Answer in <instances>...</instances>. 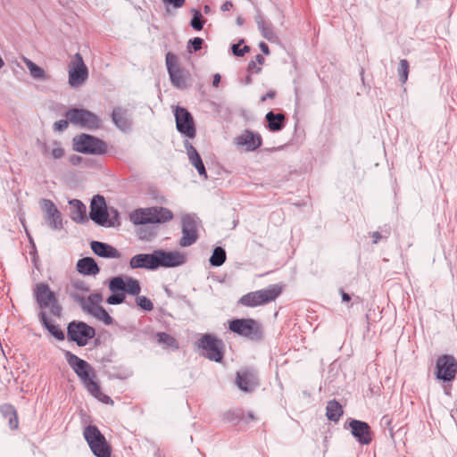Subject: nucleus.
Masks as SVG:
<instances>
[{
    "instance_id": "obj_44",
    "label": "nucleus",
    "mask_w": 457,
    "mask_h": 457,
    "mask_svg": "<svg viewBox=\"0 0 457 457\" xmlns=\"http://www.w3.org/2000/svg\"><path fill=\"white\" fill-rule=\"evenodd\" d=\"M182 230L197 231L195 219L189 214H186L181 218Z\"/></svg>"
},
{
    "instance_id": "obj_8",
    "label": "nucleus",
    "mask_w": 457,
    "mask_h": 457,
    "mask_svg": "<svg viewBox=\"0 0 457 457\" xmlns=\"http://www.w3.org/2000/svg\"><path fill=\"white\" fill-rule=\"evenodd\" d=\"M83 436L96 457H111L112 447L96 425H87Z\"/></svg>"
},
{
    "instance_id": "obj_37",
    "label": "nucleus",
    "mask_w": 457,
    "mask_h": 457,
    "mask_svg": "<svg viewBox=\"0 0 457 457\" xmlns=\"http://www.w3.org/2000/svg\"><path fill=\"white\" fill-rule=\"evenodd\" d=\"M157 341L171 350H178L179 348L177 339L165 332L157 333Z\"/></svg>"
},
{
    "instance_id": "obj_10",
    "label": "nucleus",
    "mask_w": 457,
    "mask_h": 457,
    "mask_svg": "<svg viewBox=\"0 0 457 457\" xmlns=\"http://www.w3.org/2000/svg\"><path fill=\"white\" fill-rule=\"evenodd\" d=\"M96 336V329L84 321L72 320L67 326V338L78 346H85Z\"/></svg>"
},
{
    "instance_id": "obj_52",
    "label": "nucleus",
    "mask_w": 457,
    "mask_h": 457,
    "mask_svg": "<svg viewBox=\"0 0 457 457\" xmlns=\"http://www.w3.org/2000/svg\"><path fill=\"white\" fill-rule=\"evenodd\" d=\"M247 71L249 73H251V72L260 73L262 71V68L258 67L256 65L255 61L252 60L249 62V63L247 65Z\"/></svg>"
},
{
    "instance_id": "obj_31",
    "label": "nucleus",
    "mask_w": 457,
    "mask_h": 457,
    "mask_svg": "<svg viewBox=\"0 0 457 457\" xmlns=\"http://www.w3.org/2000/svg\"><path fill=\"white\" fill-rule=\"evenodd\" d=\"M0 412L4 419L8 420L9 428L15 430L19 428L17 411L11 403H3L0 405Z\"/></svg>"
},
{
    "instance_id": "obj_18",
    "label": "nucleus",
    "mask_w": 457,
    "mask_h": 457,
    "mask_svg": "<svg viewBox=\"0 0 457 457\" xmlns=\"http://www.w3.org/2000/svg\"><path fill=\"white\" fill-rule=\"evenodd\" d=\"M349 428L351 434L359 444L367 445L372 442L373 432L367 422L351 419Z\"/></svg>"
},
{
    "instance_id": "obj_42",
    "label": "nucleus",
    "mask_w": 457,
    "mask_h": 457,
    "mask_svg": "<svg viewBox=\"0 0 457 457\" xmlns=\"http://www.w3.org/2000/svg\"><path fill=\"white\" fill-rule=\"evenodd\" d=\"M120 225V213L114 207H108V223L104 225L105 228H116Z\"/></svg>"
},
{
    "instance_id": "obj_16",
    "label": "nucleus",
    "mask_w": 457,
    "mask_h": 457,
    "mask_svg": "<svg viewBox=\"0 0 457 457\" xmlns=\"http://www.w3.org/2000/svg\"><path fill=\"white\" fill-rule=\"evenodd\" d=\"M73 66L69 71V84L72 87H80L88 77V71L79 53L75 54Z\"/></svg>"
},
{
    "instance_id": "obj_28",
    "label": "nucleus",
    "mask_w": 457,
    "mask_h": 457,
    "mask_svg": "<svg viewBox=\"0 0 457 457\" xmlns=\"http://www.w3.org/2000/svg\"><path fill=\"white\" fill-rule=\"evenodd\" d=\"M267 128L271 132L280 131L286 126V115L282 112L275 113L270 111L265 115Z\"/></svg>"
},
{
    "instance_id": "obj_61",
    "label": "nucleus",
    "mask_w": 457,
    "mask_h": 457,
    "mask_svg": "<svg viewBox=\"0 0 457 457\" xmlns=\"http://www.w3.org/2000/svg\"><path fill=\"white\" fill-rule=\"evenodd\" d=\"M254 61H255L256 63H259L260 65H262V64L264 63L265 59H264V57L262 54H257L255 56V60Z\"/></svg>"
},
{
    "instance_id": "obj_19",
    "label": "nucleus",
    "mask_w": 457,
    "mask_h": 457,
    "mask_svg": "<svg viewBox=\"0 0 457 457\" xmlns=\"http://www.w3.org/2000/svg\"><path fill=\"white\" fill-rule=\"evenodd\" d=\"M131 269H146L154 270L158 269L155 250L152 253H138L129 261Z\"/></svg>"
},
{
    "instance_id": "obj_21",
    "label": "nucleus",
    "mask_w": 457,
    "mask_h": 457,
    "mask_svg": "<svg viewBox=\"0 0 457 457\" xmlns=\"http://www.w3.org/2000/svg\"><path fill=\"white\" fill-rule=\"evenodd\" d=\"M236 384L240 390L250 393L259 386V380L253 372L245 370L237 373Z\"/></svg>"
},
{
    "instance_id": "obj_26",
    "label": "nucleus",
    "mask_w": 457,
    "mask_h": 457,
    "mask_svg": "<svg viewBox=\"0 0 457 457\" xmlns=\"http://www.w3.org/2000/svg\"><path fill=\"white\" fill-rule=\"evenodd\" d=\"M115 279L118 284H115L119 291H123L126 294H129L130 295H136L137 296L141 291V287L139 285V282L131 277H128L126 280H124L123 277L121 276H116Z\"/></svg>"
},
{
    "instance_id": "obj_60",
    "label": "nucleus",
    "mask_w": 457,
    "mask_h": 457,
    "mask_svg": "<svg viewBox=\"0 0 457 457\" xmlns=\"http://www.w3.org/2000/svg\"><path fill=\"white\" fill-rule=\"evenodd\" d=\"M220 79H221L220 75L219 73H216L213 76L212 86L217 87L220 82Z\"/></svg>"
},
{
    "instance_id": "obj_48",
    "label": "nucleus",
    "mask_w": 457,
    "mask_h": 457,
    "mask_svg": "<svg viewBox=\"0 0 457 457\" xmlns=\"http://www.w3.org/2000/svg\"><path fill=\"white\" fill-rule=\"evenodd\" d=\"M155 232L149 228H139L137 235L140 239L150 241L155 236Z\"/></svg>"
},
{
    "instance_id": "obj_4",
    "label": "nucleus",
    "mask_w": 457,
    "mask_h": 457,
    "mask_svg": "<svg viewBox=\"0 0 457 457\" xmlns=\"http://www.w3.org/2000/svg\"><path fill=\"white\" fill-rule=\"evenodd\" d=\"M283 291L278 284L270 285L267 288L247 293L240 297L238 303L245 307H256L275 301Z\"/></svg>"
},
{
    "instance_id": "obj_36",
    "label": "nucleus",
    "mask_w": 457,
    "mask_h": 457,
    "mask_svg": "<svg viewBox=\"0 0 457 457\" xmlns=\"http://www.w3.org/2000/svg\"><path fill=\"white\" fill-rule=\"evenodd\" d=\"M227 259L226 251L221 246H216L209 259L210 264L213 267L221 266Z\"/></svg>"
},
{
    "instance_id": "obj_58",
    "label": "nucleus",
    "mask_w": 457,
    "mask_h": 457,
    "mask_svg": "<svg viewBox=\"0 0 457 457\" xmlns=\"http://www.w3.org/2000/svg\"><path fill=\"white\" fill-rule=\"evenodd\" d=\"M259 47L264 54H266V55L270 54V48L266 43L261 42L259 45Z\"/></svg>"
},
{
    "instance_id": "obj_56",
    "label": "nucleus",
    "mask_w": 457,
    "mask_h": 457,
    "mask_svg": "<svg viewBox=\"0 0 457 457\" xmlns=\"http://www.w3.org/2000/svg\"><path fill=\"white\" fill-rule=\"evenodd\" d=\"M339 293L341 295L342 301L344 303H348L351 301V295L349 294H347L346 292H345V290L343 288L339 289Z\"/></svg>"
},
{
    "instance_id": "obj_38",
    "label": "nucleus",
    "mask_w": 457,
    "mask_h": 457,
    "mask_svg": "<svg viewBox=\"0 0 457 457\" xmlns=\"http://www.w3.org/2000/svg\"><path fill=\"white\" fill-rule=\"evenodd\" d=\"M191 12H192L193 17L190 21V26L195 30H197V31L202 30L206 20L204 18L201 12L197 9H192Z\"/></svg>"
},
{
    "instance_id": "obj_50",
    "label": "nucleus",
    "mask_w": 457,
    "mask_h": 457,
    "mask_svg": "<svg viewBox=\"0 0 457 457\" xmlns=\"http://www.w3.org/2000/svg\"><path fill=\"white\" fill-rule=\"evenodd\" d=\"M70 120L66 119L59 120L54 123V129L56 131L62 132L69 126Z\"/></svg>"
},
{
    "instance_id": "obj_29",
    "label": "nucleus",
    "mask_w": 457,
    "mask_h": 457,
    "mask_svg": "<svg viewBox=\"0 0 457 457\" xmlns=\"http://www.w3.org/2000/svg\"><path fill=\"white\" fill-rule=\"evenodd\" d=\"M77 270L83 275H96L100 272V268L94 258L84 257L78 261Z\"/></svg>"
},
{
    "instance_id": "obj_47",
    "label": "nucleus",
    "mask_w": 457,
    "mask_h": 457,
    "mask_svg": "<svg viewBox=\"0 0 457 457\" xmlns=\"http://www.w3.org/2000/svg\"><path fill=\"white\" fill-rule=\"evenodd\" d=\"M204 44L203 38L199 37H195L192 39H189L187 42V48L188 51L191 52H197L202 49Z\"/></svg>"
},
{
    "instance_id": "obj_3",
    "label": "nucleus",
    "mask_w": 457,
    "mask_h": 457,
    "mask_svg": "<svg viewBox=\"0 0 457 457\" xmlns=\"http://www.w3.org/2000/svg\"><path fill=\"white\" fill-rule=\"evenodd\" d=\"M172 219V212L164 207L140 208L129 214V220L135 225L164 223Z\"/></svg>"
},
{
    "instance_id": "obj_7",
    "label": "nucleus",
    "mask_w": 457,
    "mask_h": 457,
    "mask_svg": "<svg viewBox=\"0 0 457 457\" xmlns=\"http://www.w3.org/2000/svg\"><path fill=\"white\" fill-rule=\"evenodd\" d=\"M73 150L86 154L104 155L108 145L104 140L86 133L77 135L72 139Z\"/></svg>"
},
{
    "instance_id": "obj_51",
    "label": "nucleus",
    "mask_w": 457,
    "mask_h": 457,
    "mask_svg": "<svg viewBox=\"0 0 457 457\" xmlns=\"http://www.w3.org/2000/svg\"><path fill=\"white\" fill-rule=\"evenodd\" d=\"M165 5H171L178 9L184 5L186 0H162Z\"/></svg>"
},
{
    "instance_id": "obj_6",
    "label": "nucleus",
    "mask_w": 457,
    "mask_h": 457,
    "mask_svg": "<svg viewBox=\"0 0 457 457\" xmlns=\"http://www.w3.org/2000/svg\"><path fill=\"white\" fill-rule=\"evenodd\" d=\"M195 345L201 349V354L210 361L220 362L224 358L225 344L212 334L202 335Z\"/></svg>"
},
{
    "instance_id": "obj_1",
    "label": "nucleus",
    "mask_w": 457,
    "mask_h": 457,
    "mask_svg": "<svg viewBox=\"0 0 457 457\" xmlns=\"http://www.w3.org/2000/svg\"><path fill=\"white\" fill-rule=\"evenodd\" d=\"M64 356L68 364L79 378L88 393L100 402L112 405L113 400L101 391L100 385L96 381L95 369L87 361L80 359L70 351H65Z\"/></svg>"
},
{
    "instance_id": "obj_59",
    "label": "nucleus",
    "mask_w": 457,
    "mask_h": 457,
    "mask_svg": "<svg viewBox=\"0 0 457 457\" xmlns=\"http://www.w3.org/2000/svg\"><path fill=\"white\" fill-rule=\"evenodd\" d=\"M232 7H233V3L231 1H226L221 5L220 10L222 12H227V11H228Z\"/></svg>"
},
{
    "instance_id": "obj_49",
    "label": "nucleus",
    "mask_w": 457,
    "mask_h": 457,
    "mask_svg": "<svg viewBox=\"0 0 457 457\" xmlns=\"http://www.w3.org/2000/svg\"><path fill=\"white\" fill-rule=\"evenodd\" d=\"M103 301V295L101 293L91 294L87 297V306H100L99 303Z\"/></svg>"
},
{
    "instance_id": "obj_14",
    "label": "nucleus",
    "mask_w": 457,
    "mask_h": 457,
    "mask_svg": "<svg viewBox=\"0 0 457 457\" xmlns=\"http://www.w3.org/2000/svg\"><path fill=\"white\" fill-rule=\"evenodd\" d=\"M40 207L44 212V220L47 226L53 230H61L63 228L62 213L54 202L50 199L42 198Z\"/></svg>"
},
{
    "instance_id": "obj_64",
    "label": "nucleus",
    "mask_w": 457,
    "mask_h": 457,
    "mask_svg": "<svg viewBox=\"0 0 457 457\" xmlns=\"http://www.w3.org/2000/svg\"><path fill=\"white\" fill-rule=\"evenodd\" d=\"M252 82H253V79H252L251 75H247V76L245 77V79L244 83H245V85H250Z\"/></svg>"
},
{
    "instance_id": "obj_13",
    "label": "nucleus",
    "mask_w": 457,
    "mask_h": 457,
    "mask_svg": "<svg viewBox=\"0 0 457 457\" xmlns=\"http://www.w3.org/2000/svg\"><path fill=\"white\" fill-rule=\"evenodd\" d=\"M436 378L444 382H451L457 373V361L453 355L444 354L436 360Z\"/></svg>"
},
{
    "instance_id": "obj_54",
    "label": "nucleus",
    "mask_w": 457,
    "mask_h": 457,
    "mask_svg": "<svg viewBox=\"0 0 457 457\" xmlns=\"http://www.w3.org/2000/svg\"><path fill=\"white\" fill-rule=\"evenodd\" d=\"M74 298L77 302L80 303L81 308L87 312V307L88 306L87 302L85 300V298L79 295H74Z\"/></svg>"
},
{
    "instance_id": "obj_39",
    "label": "nucleus",
    "mask_w": 457,
    "mask_h": 457,
    "mask_svg": "<svg viewBox=\"0 0 457 457\" xmlns=\"http://www.w3.org/2000/svg\"><path fill=\"white\" fill-rule=\"evenodd\" d=\"M198 239L197 231L182 230V237L179 239V245L187 247L195 244Z\"/></svg>"
},
{
    "instance_id": "obj_57",
    "label": "nucleus",
    "mask_w": 457,
    "mask_h": 457,
    "mask_svg": "<svg viewBox=\"0 0 457 457\" xmlns=\"http://www.w3.org/2000/svg\"><path fill=\"white\" fill-rule=\"evenodd\" d=\"M373 244H378V241L382 238V235L378 231H374L371 234Z\"/></svg>"
},
{
    "instance_id": "obj_40",
    "label": "nucleus",
    "mask_w": 457,
    "mask_h": 457,
    "mask_svg": "<svg viewBox=\"0 0 457 457\" xmlns=\"http://www.w3.org/2000/svg\"><path fill=\"white\" fill-rule=\"evenodd\" d=\"M24 62L29 70L30 75L37 79H46V72L45 71L37 65L35 62H33L31 60L25 58Z\"/></svg>"
},
{
    "instance_id": "obj_24",
    "label": "nucleus",
    "mask_w": 457,
    "mask_h": 457,
    "mask_svg": "<svg viewBox=\"0 0 457 457\" xmlns=\"http://www.w3.org/2000/svg\"><path fill=\"white\" fill-rule=\"evenodd\" d=\"M112 120L121 131H128L131 129L132 121L129 118L127 109L115 107L112 112Z\"/></svg>"
},
{
    "instance_id": "obj_41",
    "label": "nucleus",
    "mask_w": 457,
    "mask_h": 457,
    "mask_svg": "<svg viewBox=\"0 0 457 457\" xmlns=\"http://www.w3.org/2000/svg\"><path fill=\"white\" fill-rule=\"evenodd\" d=\"M245 411L242 409L228 411L223 414V419L228 422H239L244 419Z\"/></svg>"
},
{
    "instance_id": "obj_34",
    "label": "nucleus",
    "mask_w": 457,
    "mask_h": 457,
    "mask_svg": "<svg viewBox=\"0 0 457 457\" xmlns=\"http://www.w3.org/2000/svg\"><path fill=\"white\" fill-rule=\"evenodd\" d=\"M87 312L98 320H101L104 325H112L113 319L109 315L103 306H88L87 307Z\"/></svg>"
},
{
    "instance_id": "obj_23",
    "label": "nucleus",
    "mask_w": 457,
    "mask_h": 457,
    "mask_svg": "<svg viewBox=\"0 0 457 457\" xmlns=\"http://www.w3.org/2000/svg\"><path fill=\"white\" fill-rule=\"evenodd\" d=\"M184 145L187 150V154L188 155L190 163L196 169L200 176H203L204 179H207V172L204 164L197 150L187 140L184 142Z\"/></svg>"
},
{
    "instance_id": "obj_27",
    "label": "nucleus",
    "mask_w": 457,
    "mask_h": 457,
    "mask_svg": "<svg viewBox=\"0 0 457 457\" xmlns=\"http://www.w3.org/2000/svg\"><path fill=\"white\" fill-rule=\"evenodd\" d=\"M38 145L45 156L50 155L54 160L62 159L65 155V150L61 142L54 140L51 143L38 141Z\"/></svg>"
},
{
    "instance_id": "obj_32",
    "label": "nucleus",
    "mask_w": 457,
    "mask_h": 457,
    "mask_svg": "<svg viewBox=\"0 0 457 457\" xmlns=\"http://www.w3.org/2000/svg\"><path fill=\"white\" fill-rule=\"evenodd\" d=\"M115 277L112 278L109 280V290L112 293L110 296L107 297L106 303L111 305H117L122 303L126 299V295L123 291H119V287H117Z\"/></svg>"
},
{
    "instance_id": "obj_22",
    "label": "nucleus",
    "mask_w": 457,
    "mask_h": 457,
    "mask_svg": "<svg viewBox=\"0 0 457 457\" xmlns=\"http://www.w3.org/2000/svg\"><path fill=\"white\" fill-rule=\"evenodd\" d=\"M90 247L95 254L102 258L119 259L121 256L120 253L115 247L107 243L92 241Z\"/></svg>"
},
{
    "instance_id": "obj_5",
    "label": "nucleus",
    "mask_w": 457,
    "mask_h": 457,
    "mask_svg": "<svg viewBox=\"0 0 457 457\" xmlns=\"http://www.w3.org/2000/svg\"><path fill=\"white\" fill-rule=\"evenodd\" d=\"M228 328L235 334L253 342L263 339L264 332L262 324L253 319H235L229 321Z\"/></svg>"
},
{
    "instance_id": "obj_35",
    "label": "nucleus",
    "mask_w": 457,
    "mask_h": 457,
    "mask_svg": "<svg viewBox=\"0 0 457 457\" xmlns=\"http://www.w3.org/2000/svg\"><path fill=\"white\" fill-rule=\"evenodd\" d=\"M255 21L257 23L258 29L261 30V33L264 38H266L269 41H272L274 38H276L270 22H266L260 14L256 15Z\"/></svg>"
},
{
    "instance_id": "obj_46",
    "label": "nucleus",
    "mask_w": 457,
    "mask_h": 457,
    "mask_svg": "<svg viewBox=\"0 0 457 457\" xmlns=\"http://www.w3.org/2000/svg\"><path fill=\"white\" fill-rule=\"evenodd\" d=\"M244 42V39H240L238 43L233 44L231 46V51L235 56L243 57L246 53L250 52V46H244L243 47H240V46Z\"/></svg>"
},
{
    "instance_id": "obj_20",
    "label": "nucleus",
    "mask_w": 457,
    "mask_h": 457,
    "mask_svg": "<svg viewBox=\"0 0 457 457\" xmlns=\"http://www.w3.org/2000/svg\"><path fill=\"white\" fill-rule=\"evenodd\" d=\"M237 145L245 146L246 151H254L262 144V137L249 129H245L241 135L235 137Z\"/></svg>"
},
{
    "instance_id": "obj_25",
    "label": "nucleus",
    "mask_w": 457,
    "mask_h": 457,
    "mask_svg": "<svg viewBox=\"0 0 457 457\" xmlns=\"http://www.w3.org/2000/svg\"><path fill=\"white\" fill-rule=\"evenodd\" d=\"M69 204L71 209L70 217L73 221L83 224L88 220L86 205L80 200H70Z\"/></svg>"
},
{
    "instance_id": "obj_33",
    "label": "nucleus",
    "mask_w": 457,
    "mask_h": 457,
    "mask_svg": "<svg viewBox=\"0 0 457 457\" xmlns=\"http://www.w3.org/2000/svg\"><path fill=\"white\" fill-rule=\"evenodd\" d=\"M343 407L339 402H337L335 399L328 402L326 407V416L328 420L334 422H337L341 416L343 415Z\"/></svg>"
},
{
    "instance_id": "obj_11",
    "label": "nucleus",
    "mask_w": 457,
    "mask_h": 457,
    "mask_svg": "<svg viewBox=\"0 0 457 457\" xmlns=\"http://www.w3.org/2000/svg\"><path fill=\"white\" fill-rule=\"evenodd\" d=\"M166 66L171 84L179 88L185 89L188 87L189 74L178 64V57L171 52L166 54Z\"/></svg>"
},
{
    "instance_id": "obj_45",
    "label": "nucleus",
    "mask_w": 457,
    "mask_h": 457,
    "mask_svg": "<svg viewBox=\"0 0 457 457\" xmlns=\"http://www.w3.org/2000/svg\"><path fill=\"white\" fill-rule=\"evenodd\" d=\"M136 303L144 311L151 312L154 310V303L148 297L145 295H137L136 297Z\"/></svg>"
},
{
    "instance_id": "obj_17",
    "label": "nucleus",
    "mask_w": 457,
    "mask_h": 457,
    "mask_svg": "<svg viewBox=\"0 0 457 457\" xmlns=\"http://www.w3.org/2000/svg\"><path fill=\"white\" fill-rule=\"evenodd\" d=\"M155 253L158 268H175L185 264L187 262L186 254L178 251L169 252L166 250L159 249L155 250Z\"/></svg>"
},
{
    "instance_id": "obj_12",
    "label": "nucleus",
    "mask_w": 457,
    "mask_h": 457,
    "mask_svg": "<svg viewBox=\"0 0 457 457\" xmlns=\"http://www.w3.org/2000/svg\"><path fill=\"white\" fill-rule=\"evenodd\" d=\"M174 116L178 131L187 138H195L196 130L192 114L186 108L177 106Z\"/></svg>"
},
{
    "instance_id": "obj_63",
    "label": "nucleus",
    "mask_w": 457,
    "mask_h": 457,
    "mask_svg": "<svg viewBox=\"0 0 457 457\" xmlns=\"http://www.w3.org/2000/svg\"><path fill=\"white\" fill-rule=\"evenodd\" d=\"M244 18L241 17V16H238L237 19H236V23L238 25V26H242L244 24Z\"/></svg>"
},
{
    "instance_id": "obj_53",
    "label": "nucleus",
    "mask_w": 457,
    "mask_h": 457,
    "mask_svg": "<svg viewBox=\"0 0 457 457\" xmlns=\"http://www.w3.org/2000/svg\"><path fill=\"white\" fill-rule=\"evenodd\" d=\"M69 162L71 165L77 166L83 162V158L78 154H71L69 158Z\"/></svg>"
},
{
    "instance_id": "obj_2",
    "label": "nucleus",
    "mask_w": 457,
    "mask_h": 457,
    "mask_svg": "<svg viewBox=\"0 0 457 457\" xmlns=\"http://www.w3.org/2000/svg\"><path fill=\"white\" fill-rule=\"evenodd\" d=\"M33 296L41 311L45 312L46 309H48L53 316L62 317V306L59 302L58 295L47 283H37L33 287Z\"/></svg>"
},
{
    "instance_id": "obj_9",
    "label": "nucleus",
    "mask_w": 457,
    "mask_h": 457,
    "mask_svg": "<svg viewBox=\"0 0 457 457\" xmlns=\"http://www.w3.org/2000/svg\"><path fill=\"white\" fill-rule=\"evenodd\" d=\"M65 117L71 124L89 130H96L102 127L101 119L87 109L71 108L65 112Z\"/></svg>"
},
{
    "instance_id": "obj_43",
    "label": "nucleus",
    "mask_w": 457,
    "mask_h": 457,
    "mask_svg": "<svg viewBox=\"0 0 457 457\" xmlns=\"http://www.w3.org/2000/svg\"><path fill=\"white\" fill-rule=\"evenodd\" d=\"M409 62L406 59H402L399 62V65L397 68V72L399 76V80L404 84L408 79L409 75Z\"/></svg>"
},
{
    "instance_id": "obj_62",
    "label": "nucleus",
    "mask_w": 457,
    "mask_h": 457,
    "mask_svg": "<svg viewBox=\"0 0 457 457\" xmlns=\"http://www.w3.org/2000/svg\"><path fill=\"white\" fill-rule=\"evenodd\" d=\"M23 226H25V225L23 224ZM24 228H26V227H24ZM25 230H26V233H27V235H28V237H29V243L32 245L33 251L36 253V245H35V243H34V241H33V238L31 237V236H30V235H29V233L28 232V229H27V228H25Z\"/></svg>"
},
{
    "instance_id": "obj_55",
    "label": "nucleus",
    "mask_w": 457,
    "mask_h": 457,
    "mask_svg": "<svg viewBox=\"0 0 457 457\" xmlns=\"http://www.w3.org/2000/svg\"><path fill=\"white\" fill-rule=\"evenodd\" d=\"M276 95L277 93L275 90H270L261 97V102H265L267 99H273L275 98Z\"/></svg>"
},
{
    "instance_id": "obj_30",
    "label": "nucleus",
    "mask_w": 457,
    "mask_h": 457,
    "mask_svg": "<svg viewBox=\"0 0 457 457\" xmlns=\"http://www.w3.org/2000/svg\"><path fill=\"white\" fill-rule=\"evenodd\" d=\"M39 321L41 325L48 330V332L55 337L57 340L62 341L65 338L64 332L59 328V326L53 324L46 312L41 311L38 314Z\"/></svg>"
},
{
    "instance_id": "obj_15",
    "label": "nucleus",
    "mask_w": 457,
    "mask_h": 457,
    "mask_svg": "<svg viewBox=\"0 0 457 457\" xmlns=\"http://www.w3.org/2000/svg\"><path fill=\"white\" fill-rule=\"evenodd\" d=\"M89 218L96 224L102 227L108 223V206L103 195H96L93 196L90 203Z\"/></svg>"
}]
</instances>
